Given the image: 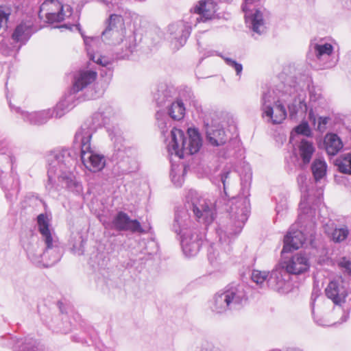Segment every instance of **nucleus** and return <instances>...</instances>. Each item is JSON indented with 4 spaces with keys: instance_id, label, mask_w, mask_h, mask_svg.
<instances>
[{
    "instance_id": "obj_1",
    "label": "nucleus",
    "mask_w": 351,
    "mask_h": 351,
    "mask_svg": "<svg viewBox=\"0 0 351 351\" xmlns=\"http://www.w3.org/2000/svg\"><path fill=\"white\" fill-rule=\"evenodd\" d=\"M47 160V180L45 188L49 193L58 191L60 187H65L75 193L82 191L81 183L75 180L71 172L75 160L69 149L53 151L48 155Z\"/></svg>"
},
{
    "instance_id": "obj_2",
    "label": "nucleus",
    "mask_w": 351,
    "mask_h": 351,
    "mask_svg": "<svg viewBox=\"0 0 351 351\" xmlns=\"http://www.w3.org/2000/svg\"><path fill=\"white\" fill-rule=\"evenodd\" d=\"M193 212L195 218L206 226L211 223L215 219V209L213 204L202 198L197 191L190 190L186 196L184 206L178 208L175 212V217L172 224V230L180 237L188 234L193 230L192 222L189 211Z\"/></svg>"
},
{
    "instance_id": "obj_3",
    "label": "nucleus",
    "mask_w": 351,
    "mask_h": 351,
    "mask_svg": "<svg viewBox=\"0 0 351 351\" xmlns=\"http://www.w3.org/2000/svg\"><path fill=\"white\" fill-rule=\"evenodd\" d=\"M111 111V108H108L105 112L95 113L91 120L84 122L75 133L74 141L80 144L82 162L90 171H99L105 167L104 156L92 149L90 140L98 127L109 123L110 117L106 114H110Z\"/></svg>"
},
{
    "instance_id": "obj_4",
    "label": "nucleus",
    "mask_w": 351,
    "mask_h": 351,
    "mask_svg": "<svg viewBox=\"0 0 351 351\" xmlns=\"http://www.w3.org/2000/svg\"><path fill=\"white\" fill-rule=\"evenodd\" d=\"M229 223L216 229L221 244L229 245L233 236L239 234L247 219L250 200L247 196H238L228 202Z\"/></svg>"
},
{
    "instance_id": "obj_5",
    "label": "nucleus",
    "mask_w": 351,
    "mask_h": 351,
    "mask_svg": "<svg viewBox=\"0 0 351 351\" xmlns=\"http://www.w3.org/2000/svg\"><path fill=\"white\" fill-rule=\"evenodd\" d=\"M102 40L111 45H121L122 52L120 58H126L136 48V37L132 31L126 32L123 20L121 15L111 14L108 25L102 32Z\"/></svg>"
},
{
    "instance_id": "obj_6",
    "label": "nucleus",
    "mask_w": 351,
    "mask_h": 351,
    "mask_svg": "<svg viewBox=\"0 0 351 351\" xmlns=\"http://www.w3.org/2000/svg\"><path fill=\"white\" fill-rule=\"evenodd\" d=\"M326 296L330 299L333 303L337 306L334 308L332 311V320L328 321L326 319H317L314 313V294L311 296V307L313 318L317 324L323 326H331L341 324L346 322L348 317V312L341 307V304L345 303L346 298L348 295L347 289L343 285V281L340 280H335L330 281L325 289Z\"/></svg>"
},
{
    "instance_id": "obj_7",
    "label": "nucleus",
    "mask_w": 351,
    "mask_h": 351,
    "mask_svg": "<svg viewBox=\"0 0 351 351\" xmlns=\"http://www.w3.org/2000/svg\"><path fill=\"white\" fill-rule=\"evenodd\" d=\"M300 213L298 215V223H302L306 221H309L310 230L304 233L300 230H295L293 226L290 228L288 233L284 238V246L282 253H287L292 250H298L302 246L308 235L312 236L315 232V223L313 219L315 217V209L308 206L306 199H302L300 203Z\"/></svg>"
},
{
    "instance_id": "obj_8",
    "label": "nucleus",
    "mask_w": 351,
    "mask_h": 351,
    "mask_svg": "<svg viewBox=\"0 0 351 351\" xmlns=\"http://www.w3.org/2000/svg\"><path fill=\"white\" fill-rule=\"evenodd\" d=\"M187 134L189 138H186L182 130L176 128L171 130V141L167 146L170 154L183 158L185 155H192L199 150L202 138L197 130L189 128Z\"/></svg>"
},
{
    "instance_id": "obj_9",
    "label": "nucleus",
    "mask_w": 351,
    "mask_h": 351,
    "mask_svg": "<svg viewBox=\"0 0 351 351\" xmlns=\"http://www.w3.org/2000/svg\"><path fill=\"white\" fill-rule=\"evenodd\" d=\"M246 300L243 285H230L213 296L210 307L216 313H223L240 308Z\"/></svg>"
},
{
    "instance_id": "obj_10",
    "label": "nucleus",
    "mask_w": 351,
    "mask_h": 351,
    "mask_svg": "<svg viewBox=\"0 0 351 351\" xmlns=\"http://www.w3.org/2000/svg\"><path fill=\"white\" fill-rule=\"evenodd\" d=\"M262 117H267L273 124L281 123L287 117V113L275 91L268 89L264 91L261 99Z\"/></svg>"
},
{
    "instance_id": "obj_11",
    "label": "nucleus",
    "mask_w": 351,
    "mask_h": 351,
    "mask_svg": "<svg viewBox=\"0 0 351 351\" xmlns=\"http://www.w3.org/2000/svg\"><path fill=\"white\" fill-rule=\"evenodd\" d=\"M71 14V8L64 6L58 0H45L40 7V17L51 23L61 22Z\"/></svg>"
},
{
    "instance_id": "obj_12",
    "label": "nucleus",
    "mask_w": 351,
    "mask_h": 351,
    "mask_svg": "<svg viewBox=\"0 0 351 351\" xmlns=\"http://www.w3.org/2000/svg\"><path fill=\"white\" fill-rule=\"evenodd\" d=\"M14 161L11 150L5 141L0 143V175L12 169ZM0 183L5 191L17 190L19 180L14 178H5L0 176Z\"/></svg>"
},
{
    "instance_id": "obj_13",
    "label": "nucleus",
    "mask_w": 351,
    "mask_h": 351,
    "mask_svg": "<svg viewBox=\"0 0 351 351\" xmlns=\"http://www.w3.org/2000/svg\"><path fill=\"white\" fill-rule=\"evenodd\" d=\"M291 275H300L309 270L310 260L306 252H298L287 257L280 263Z\"/></svg>"
},
{
    "instance_id": "obj_14",
    "label": "nucleus",
    "mask_w": 351,
    "mask_h": 351,
    "mask_svg": "<svg viewBox=\"0 0 351 351\" xmlns=\"http://www.w3.org/2000/svg\"><path fill=\"white\" fill-rule=\"evenodd\" d=\"M290 274L280 263L274 269L267 279L268 286L279 293H287L289 289Z\"/></svg>"
},
{
    "instance_id": "obj_15",
    "label": "nucleus",
    "mask_w": 351,
    "mask_h": 351,
    "mask_svg": "<svg viewBox=\"0 0 351 351\" xmlns=\"http://www.w3.org/2000/svg\"><path fill=\"white\" fill-rule=\"evenodd\" d=\"M109 135L114 143L115 153L113 156L117 160V164L121 173L125 174L134 171L136 169V161L133 158L126 156L125 149L122 148V145H119L122 141L121 137L116 136L115 135L112 136V133H110Z\"/></svg>"
},
{
    "instance_id": "obj_16",
    "label": "nucleus",
    "mask_w": 351,
    "mask_h": 351,
    "mask_svg": "<svg viewBox=\"0 0 351 351\" xmlns=\"http://www.w3.org/2000/svg\"><path fill=\"white\" fill-rule=\"evenodd\" d=\"M169 32L172 43L176 48L179 49L186 43L191 34V25L183 21H178L169 26Z\"/></svg>"
},
{
    "instance_id": "obj_17",
    "label": "nucleus",
    "mask_w": 351,
    "mask_h": 351,
    "mask_svg": "<svg viewBox=\"0 0 351 351\" xmlns=\"http://www.w3.org/2000/svg\"><path fill=\"white\" fill-rule=\"evenodd\" d=\"M219 8L216 0H200L193 8L194 13L199 15L197 22H206L215 18H219L217 11Z\"/></svg>"
},
{
    "instance_id": "obj_18",
    "label": "nucleus",
    "mask_w": 351,
    "mask_h": 351,
    "mask_svg": "<svg viewBox=\"0 0 351 351\" xmlns=\"http://www.w3.org/2000/svg\"><path fill=\"white\" fill-rule=\"evenodd\" d=\"M181 245L185 256H195L203 244V235L198 230H193L180 237Z\"/></svg>"
},
{
    "instance_id": "obj_19",
    "label": "nucleus",
    "mask_w": 351,
    "mask_h": 351,
    "mask_svg": "<svg viewBox=\"0 0 351 351\" xmlns=\"http://www.w3.org/2000/svg\"><path fill=\"white\" fill-rule=\"evenodd\" d=\"M9 104L12 110H14L16 113L19 114L24 121L31 125H43L46 123L51 118L53 117L51 109L29 112L19 108H14L10 102Z\"/></svg>"
},
{
    "instance_id": "obj_20",
    "label": "nucleus",
    "mask_w": 351,
    "mask_h": 351,
    "mask_svg": "<svg viewBox=\"0 0 351 351\" xmlns=\"http://www.w3.org/2000/svg\"><path fill=\"white\" fill-rule=\"evenodd\" d=\"M45 248L43 252L44 267H49L58 263L62 255V248L56 238L44 241Z\"/></svg>"
},
{
    "instance_id": "obj_21",
    "label": "nucleus",
    "mask_w": 351,
    "mask_h": 351,
    "mask_svg": "<svg viewBox=\"0 0 351 351\" xmlns=\"http://www.w3.org/2000/svg\"><path fill=\"white\" fill-rule=\"evenodd\" d=\"M112 224L117 230H129L139 233L145 232L138 221L131 219L126 213L122 211L118 213L114 217Z\"/></svg>"
},
{
    "instance_id": "obj_22",
    "label": "nucleus",
    "mask_w": 351,
    "mask_h": 351,
    "mask_svg": "<svg viewBox=\"0 0 351 351\" xmlns=\"http://www.w3.org/2000/svg\"><path fill=\"white\" fill-rule=\"evenodd\" d=\"M291 103L289 104L288 109L291 119L298 117L304 118L308 111V106L305 102L306 94L304 91H296Z\"/></svg>"
},
{
    "instance_id": "obj_23",
    "label": "nucleus",
    "mask_w": 351,
    "mask_h": 351,
    "mask_svg": "<svg viewBox=\"0 0 351 351\" xmlns=\"http://www.w3.org/2000/svg\"><path fill=\"white\" fill-rule=\"evenodd\" d=\"M97 76V72L93 71H80L74 75L71 93L75 95L76 93L82 90L93 83Z\"/></svg>"
},
{
    "instance_id": "obj_24",
    "label": "nucleus",
    "mask_w": 351,
    "mask_h": 351,
    "mask_svg": "<svg viewBox=\"0 0 351 351\" xmlns=\"http://www.w3.org/2000/svg\"><path fill=\"white\" fill-rule=\"evenodd\" d=\"M175 89L167 84H160L154 93V98L158 106H167L173 99Z\"/></svg>"
},
{
    "instance_id": "obj_25",
    "label": "nucleus",
    "mask_w": 351,
    "mask_h": 351,
    "mask_svg": "<svg viewBox=\"0 0 351 351\" xmlns=\"http://www.w3.org/2000/svg\"><path fill=\"white\" fill-rule=\"evenodd\" d=\"M206 138L213 146L223 145L227 141V136L223 128L220 125H208L206 127Z\"/></svg>"
},
{
    "instance_id": "obj_26",
    "label": "nucleus",
    "mask_w": 351,
    "mask_h": 351,
    "mask_svg": "<svg viewBox=\"0 0 351 351\" xmlns=\"http://www.w3.org/2000/svg\"><path fill=\"white\" fill-rule=\"evenodd\" d=\"M38 230L43 241L56 238L51 226V218L45 213H41L36 217Z\"/></svg>"
},
{
    "instance_id": "obj_27",
    "label": "nucleus",
    "mask_w": 351,
    "mask_h": 351,
    "mask_svg": "<svg viewBox=\"0 0 351 351\" xmlns=\"http://www.w3.org/2000/svg\"><path fill=\"white\" fill-rule=\"evenodd\" d=\"M31 36V26L26 23H21L15 27L11 38L14 43H19V46L17 49V50H19L21 47L27 42Z\"/></svg>"
},
{
    "instance_id": "obj_28",
    "label": "nucleus",
    "mask_w": 351,
    "mask_h": 351,
    "mask_svg": "<svg viewBox=\"0 0 351 351\" xmlns=\"http://www.w3.org/2000/svg\"><path fill=\"white\" fill-rule=\"evenodd\" d=\"M326 151L328 155H336L343 147V143L337 134H327L324 138Z\"/></svg>"
},
{
    "instance_id": "obj_29",
    "label": "nucleus",
    "mask_w": 351,
    "mask_h": 351,
    "mask_svg": "<svg viewBox=\"0 0 351 351\" xmlns=\"http://www.w3.org/2000/svg\"><path fill=\"white\" fill-rule=\"evenodd\" d=\"M315 152V147L311 141L303 139L299 145V155L304 165H308Z\"/></svg>"
},
{
    "instance_id": "obj_30",
    "label": "nucleus",
    "mask_w": 351,
    "mask_h": 351,
    "mask_svg": "<svg viewBox=\"0 0 351 351\" xmlns=\"http://www.w3.org/2000/svg\"><path fill=\"white\" fill-rule=\"evenodd\" d=\"M166 107L168 108L167 113L172 119L179 121L184 117L185 107L182 101H171Z\"/></svg>"
},
{
    "instance_id": "obj_31",
    "label": "nucleus",
    "mask_w": 351,
    "mask_h": 351,
    "mask_svg": "<svg viewBox=\"0 0 351 351\" xmlns=\"http://www.w3.org/2000/svg\"><path fill=\"white\" fill-rule=\"evenodd\" d=\"M308 118L315 128L322 132L326 130V125L330 120L328 117H317L312 108L308 110Z\"/></svg>"
},
{
    "instance_id": "obj_32",
    "label": "nucleus",
    "mask_w": 351,
    "mask_h": 351,
    "mask_svg": "<svg viewBox=\"0 0 351 351\" xmlns=\"http://www.w3.org/2000/svg\"><path fill=\"white\" fill-rule=\"evenodd\" d=\"M76 95L74 93H70L69 95L65 96L64 98L61 99L56 105V106L51 109L53 112V117L56 118L62 117L66 112H68L65 109L66 103H69L75 101Z\"/></svg>"
},
{
    "instance_id": "obj_33",
    "label": "nucleus",
    "mask_w": 351,
    "mask_h": 351,
    "mask_svg": "<svg viewBox=\"0 0 351 351\" xmlns=\"http://www.w3.org/2000/svg\"><path fill=\"white\" fill-rule=\"evenodd\" d=\"M350 232V231L348 227L346 225H342L339 227H335L330 233V237L333 242L339 243L347 239Z\"/></svg>"
},
{
    "instance_id": "obj_34",
    "label": "nucleus",
    "mask_w": 351,
    "mask_h": 351,
    "mask_svg": "<svg viewBox=\"0 0 351 351\" xmlns=\"http://www.w3.org/2000/svg\"><path fill=\"white\" fill-rule=\"evenodd\" d=\"M326 168L327 165L324 160L317 158L313 161L311 170L315 181H318L325 176Z\"/></svg>"
},
{
    "instance_id": "obj_35",
    "label": "nucleus",
    "mask_w": 351,
    "mask_h": 351,
    "mask_svg": "<svg viewBox=\"0 0 351 351\" xmlns=\"http://www.w3.org/2000/svg\"><path fill=\"white\" fill-rule=\"evenodd\" d=\"M43 252V250H39L37 245H31L27 249V254L29 259L36 265L44 266Z\"/></svg>"
},
{
    "instance_id": "obj_36",
    "label": "nucleus",
    "mask_w": 351,
    "mask_h": 351,
    "mask_svg": "<svg viewBox=\"0 0 351 351\" xmlns=\"http://www.w3.org/2000/svg\"><path fill=\"white\" fill-rule=\"evenodd\" d=\"M340 172L351 175V154H347L341 156L335 161Z\"/></svg>"
},
{
    "instance_id": "obj_37",
    "label": "nucleus",
    "mask_w": 351,
    "mask_h": 351,
    "mask_svg": "<svg viewBox=\"0 0 351 351\" xmlns=\"http://www.w3.org/2000/svg\"><path fill=\"white\" fill-rule=\"evenodd\" d=\"M36 341L32 339L25 338L17 340L14 346V351H36Z\"/></svg>"
},
{
    "instance_id": "obj_38",
    "label": "nucleus",
    "mask_w": 351,
    "mask_h": 351,
    "mask_svg": "<svg viewBox=\"0 0 351 351\" xmlns=\"http://www.w3.org/2000/svg\"><path fill=\"white\" fill-rule=\"evenodd\" d=\"M314 50L316 57L320 60L329 56L333 51V47L329 43L316 44L314 46Z\"/></svg>"
},
{
    "instance_id": "obj_39",
    "label": "nucleus",
    "mask_w": 351,
    "mask_h": 351,
    "mask_svg": "<svg viewBox=\"0 0 351 351\" xmlns=\"http://www.w3.org/2000/svg\"><path fill=\"white\" fill-rule=\"evenodd\" d=\"M252 280L260 287H263L265 283L267 284L269 273L265 271L254 269L252 273Z\"/></svg>"
},
{
    "instance_id": "obj_40",
    "label": "nucleus",
    "mask_w": 351,
    "mask_h": 351,
    "mask_svg": "<svg viewBox=\"0 0 351 351\" xmlns=\"http://www.w3.org/2000/svg\"><path fill=\"white\" fill-rule=\"evenodd\" d=\"M156 117L158 123V128H160L162 134H165L166 130L168 127L169 120L165 114L159 110L156 114Z\"/></svg>"
},
{
    "instance_id": "obj_41",
    "label": "nucleus",
    "mask_w": 351,
    "mask_h": 351,
    "mask_svg": "<svg viewBox=\"0 0 351 351\" xmlns=\"http://www.w3.org/2000/svg\"><path fill=\"white\" fill-rule=\"evenodd\" d=\"M219 56L225 61L226 64L233 68L234 70H235V72H236V75L237 76H241V73H242V71H243V66L241 64L239 63L238 62H237L236 60L232 59V58H228V57H225L222 55H219Z\"/></svg>"
},
{
    "instance_id": "obj_42",
    "label": "nucleus",
    "mask_w": 351,
    "mask_h": 351,
    "mask_svg": "<svg viewBox=\"0 0 351 351\" xmlns=\"http://www.w3.org/2000/svg\"><path fill=\"white\" fill-rule=\"evenodd\" d=\"M338 266L343 273L351 276V261L346 257H342L338 262Z\"/></svg>"
},
{
    "instance_id": "obj_43",
    "label": "nucleus",
    "mask_w": 351,
    "mask_h": 351,
    "mask_svg": "<svg viewBox=\"0 0 351 351\" xmlns=\"http://www.w3.org/2000/svg\"><path fill=\"white\" fill-rule=\"evenodd\" d=\"M221 182L223 186V191L226 194L228 185L230 184V171L228 169H224L220 175Z\"/></svg>"
},
{
    "instance_id": "obj_44",
    "label": "nucleus",
    "mask_w": 351,
    "mask_h": 351,
    "mask_svg": "<svg viewBox=\"0 0 351 351\" xmlns=\"http://www.w3.org/2000/svg\"><path fill=\"white\" fill-rule=\"evenodd\" d=\"M294 132L298 134L308 136L310 134V129L306 122L302 123L294 128Z\"/></svg>"
},
{
    "instance_id": "obj_45",
    "label": "nucleus",
    "mask_w": 351,
    "mask_h": 351,
    "mask_svg": "<svg viewBox=\"0 0 351 351\" xmlns=\"http://www.w3.org/2000/svg\"><path fill=\"white\" fill-rule=\"evenodd\" d=\"M90 59L97 64L106 66L110 64L109 60L106 57L89 54Z\"/></svg>"
},
{
    "instance_id": "obj_46",
    "label": "nucleus",
    "mask_w": 351,
    "mask_h": 351,
    "mask_svg": "<svg viewBox=\"0 0 351 351\" xmlns=\"http://www.w3.org/2000/svg\"><path fill=\"white\" fill-rule=\"evenodd\" d=\"M171 180L173 184L177 187H180L184 182V177L183 175H177L174 173V169L171 170Z\"/></svg>"
},
{
    "instance_id": "obj_47",
    "label": "nucleus",
    "mask_w": 351,
    "mask_h": 351,
    "mask_svg": "<svg viewBox=\"0 0 351 351\" xmlns=\"http://www.w3.org/2000/svg\"><path fill=\"white\" fill-rule=\"evenodd\" d=\"M199 351H222L219 347L210 343H206L202 346Z\"/></svg>"
},
{
    "instance_id": "obj_48",
    "label": "nucleus",
    "mask_w": 351,
    "mask_h": 351,
    "mask_svg": "<svg viewBox=\"0 0 351 351\" xmlns=\"http://www.w3.org/2000/svg\"><path fill=\"white\" fill-rule=\"evenodd\" d=\"M306 179V178L304 174H300L297 178L299 185L303 184L304 183Z\"/></svg>"
},
{
    "instance_id": "obj_49",
    "label": "nucleus",
    "mask_w": 351,
    "mask_h": 351,
    "mask_svg": "<svg viewBox=\"0 0 351 351\" xmlns=\"http://www.w3.org/2000/svg\"><path fill=\"white\" fill-rule=\"evenodd\" d=\"M75 101H71V102H69V103H66V107H65V109L67 110L68 111H69L70 110H71L75 106V104H74Z\"/></svg>"
},
{
    "instance_id": "obj_50",
    "label": "nucleus",
    "mask_w": 351,
    "mask_h": 351,
    "mask_svg": "<svg viewBox=\"0 0 351 351\" xmlns=\"http://www.w3.org/2000/svg\"><path fill=\"white\" fill-rule=\"evenodd\" d=\"M276 212H277V215H278L280 214V208H279L278 206L276 207Z\"/></svg>"
},
{
    "instance_id": "obj_51",
    "label": "nucleus",
    "mask_w": 351,
    "mask_h": 351,
    "mask_svg": "<svg viewBox=\"0 0 351 351\" xmlns=\"http://www.w3.org/2000/svg\"><path fill=\"white\" fill-rule=\"evenodd\" d=\"M104 2H105V3H106L108 6H109V3L112 4L111 2H110V1H107V0H106V1H104Z\"/></svg>"
},
{
    "instance_id": "obj_52",
    "label": "nucleus",
    "mask_w": 351,
    "mask_h": 351,
    "mask_svg": "<svg viewBox=\"0 0 351 351\" xmlns=\"http://www.w3.org/2000/svg\"><path fill=\"white\" fill-rule=\"evenodd\" d=\"M186 171V169L184 168L183 170H182V174H184V173Z\"/></svg>"
}]
</instances>
